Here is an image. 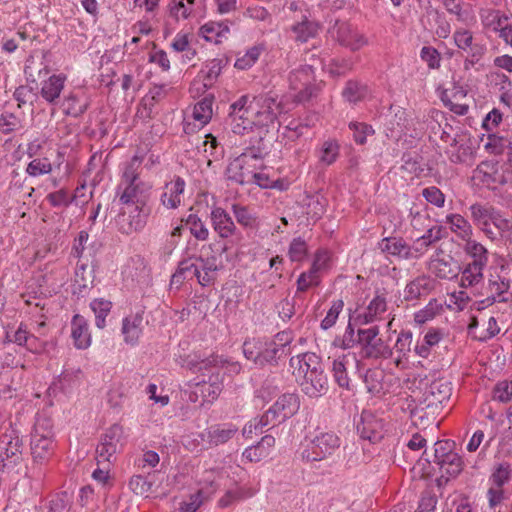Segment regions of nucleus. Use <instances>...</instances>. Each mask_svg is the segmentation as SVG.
<instances>
[{"instance_id": "26", "label": "nucleus", "mask_w": 512, "mask_h": 512, "mask_svg": "<svg viewBox=\"0 0 512 512\" xmlns=\"http://www.w3.org/2000/svg\"><path fill=\"white\" fill-rule=\"evenodd\" d=\"M238 428L231 424L215 425L208 429L207 440L210 444L218 446L225 444L237 433Z\"/></svg>"}, {"instance_id": "31", "label": "nucleus", "mask_w": 512, "mask_h": 512, "mask_svg": "<svg viewBox=\"0 0 512 512\" xmlns=\"http://www.w3.org/2000/svg\"><path fill=\"white\" fill-rule=\"evenodd\" d=\"M439 466L442 476L456 477L463 469L461 457L456 453L448 454L445 458L436 463Z\"/></svg>"}, {"instance_id": "16", "label": "nucleus", "mask_w": 512, "mask_h": 512, "mask_svg": "<svg viewBox=\"0 0 512 512\" xmlns=\"http://www.w3.org/2000/svg\"><path fill=\"white\" fill-rule=\"evenodd\" d=\"M123 191L119 201L123 205H148L151 186L144 181H136L122 185Z\"/></svg>"}, {"instance_id": "4", "label": "nucleus", "mask_w": 512, "mask_h": 512, "mask_svg": "<svg viewBox=\"0 0 512 512\" xmlns=\"http://www.w3.org/2000/svg\"><path fill=\"white\" fill-rule=\"evenodd\" d=\"M290 89L298 91L295 95L297 103H306L315 98L320 89V83L316 82L312 65H301L292 70L288 77Z\"/></svg>"}, {"instance_id": "53", "label": "nucleus", "mask_w": 512, "mask_h": 512, "mask_svg": "<svg viewBox=\"0 0 512 512\" xmlns=\"http://www.w3.org/2000/svg\"><path fill=\"white\" fill-rule=\"evenodd\" d=\"M349 128L353 131V138L358 144H364L367 136L374 133L372 126L366 123L351 122Z\"/></svg>"}, {"instance_id": "15", "label": "nucleus", "mask_w": 512, "mask_h": 512, "mask_svg": "<svg viewBox=\"0 0 512 512\" xmlns=\"http://www.w3.org/2000/svg\"><path fill=\"white\" fill-rule=\"evenodd\" d=\"M332 33L342 46L352 51L359 50L366 44L364 36L345 21L337 20L333 26Z\"/></svg>"}, {"instance_id": "56", "label": "nucleus", "mask_w": 512, "mask_h": 512, "mask_svg": "<svg viewBox=\"0 0 512 512\" xmlns=\"http://www.w3.org/2000/svg\"><path fill=\"white\" fill-rule=\"evenodd\" d=\"M493 399L507 403L512 399V381H502L496 384L493 390Z\"/></svg>"}, {"instance_id": "52", "label": "nucleus", "mask_w": 512, "mask_h": 512, "mask_svg": "<svg viewBox=\"0 0 512 512\" xmlns=\"http://www.w3.org/2000/svg\"><path fill=\"white\" fill-rule=\"evenodd\" d=\"M248 96H241L236 102L230 105V112L228 115L229 120H236V116L239 119H243L244 116H248L250 107L247 106Z\"/></svg>"}, {"instance_id": "63", "label": "nucleus", "mask_w": 512, "mask_h": 512, "mask_svg": "<svg viewBox=\"0 0 512 512\" xmlns=\"http://www.w3.org/2000/svg\"><path fill=\"white\" fill-rule=\"evenodd\" d=\"M422 195L426 199L427 202H429L437 207H442L444 205L445 196L441 192V190L435 186H431V187H427V188L423 189Z\"/></svg>"}, {"instance_id": "44", "label": "nucleus", "mask_w": 512, "mask_h": 512, "mask_svg": "<svg viewBox=\"0 0 512 512\" xmlns=\"http://www.w3.org/2000/svg\"><path fill=\"white\" fill-rule=\"evenodd\" d=\"M142 158L134 156L129 163L125 166L122 181L118 189H121L123 184L132 183L136 181H142L139 177L138 170L141 167Z\"/></svg>"}, {"instance_id": "17", "label": "nucleus", "mask_w": 512, "mask_h": 512, "mask_svg": "<svg viewBox=\"0 0 512 512\" xmlns=\"http://www.w3.org/2000/svg\"><path fill=\"white\" fill-rule=\"evenodd\" d=\"M379 249L388 256L397 257L399 259H413L417 255L413 253V249L401 237H385L378 243Z\"/></svg>"}, {"instance_id": "1", "label": "nucleus", "mask_w": 512, "mask_h": 512, "mask_svg": "<svg viewBox=\"0 0 512 512\" xmlns=\"http://www.w3.org/2000/svg\"><path fill=\"white\" fill-rule=\"evenodd\" d=\"M290 367L303 393L309 397H320L328 390V379L320 357L306 352L293 356Z\"/></svg>"}, {"instance_id": "10", "label": "nucleus", "mask_w": 512, "mask_h": 512, "mask_svg": "<svg viewBox=\"0 0 512 512\" xmlns=\"http://www.w3.org/2000/svg\"><path fill=\"white\" fill-rule=\"evenodd\" d=\"M122 435L123 429L118 424H114L106 430L96 448V459L98 464L109 465L112 462V458L118 451Z\"/></svg>"}, {"instance_id": "55", "label": "nucleus", "mask_w": 512, "mask_h": 512, "mask_svg": "<svg viewBox=\"0 0 512 512\" xmlns=\"http://www.w3.org/2000/svg\"><path fill=\"white\" fill-rule=\"evenodd\" d=\"M392 129L396 130L398 134H405L408 130V118L405 109L398 107L394 110V115L390 121Z\"/></svg>"}, {"instance_id": "34", "label": "nucleus", "mask_w": 512, "mask_h": 512, "mask_svg": "<svg viewBox=\"0 0 512 512\" xmlns=\"http://www.w3.org/2000/svg\"><path fill=\"white\" fill-rule=\"evenodd\" d=\"M321 254L317 255L316 260L314 261L312 268L307 273H302L297 280V291L304 292L312 285H318V276L317 272L320 269Z\"/></svg>"}, {"instance_id": "47", "label": "nucleus", "mask_w": 512, "mask_h": 512, "mask_svg": "<svg viewBox=\"0 0 512 512\" xmlns=\"http://www.w3.org/2000/svg\"><path fill=\"white\" fill-rule=\"evenodd\" d=\"M511 472L512 471L508 463H500L492 472L490 480L495 487L502 488L510 481Z\"/></svg>"}, {"instance_id": "23", "label": "nucleus", "mask_w": 512, "mask_h": 512, "mask_svg": "<svg viewBox=\"0 0 512 512\" xmlns=\"http://www.w3.org/2000/svg\"><path fill=\"white\" fill-rule=\"evenodd\" d=\"M143 316L141 313L129 315L123 319L122 333L127 344L135 345L142 333Z\"/></svg>"}, {"instance_id": "19", "label": "nucleus", "mask_w": 512, "mask_h": 512, "mask_svg": "<svg viewBox=\"0 0 512 512\" xmlns=\"http://www.w3.org/2000/svg\"><path fill=\"white\" fill-rule=\"evenodd\" d=\"M509 288L510 281L508 279L503 278L498 274H490L488 279V290L490 295L484 301H482V303L490 306L497 301L503 303L508 302L510 299L504 295L508 292Z\"/></svg>"}, {"instance_id": "5", "label": "nucleus", "mask_w": 512, "mask_h": 512, "mask_svg": "<svg viewBox=\"0 0 512 512\" xmlns=\"http://www.w3.org/2000/svg\"><path fill=\"white\" fill-rule=\"evenodd\" d=\"M264 154L265 152L260 148L257 149V152L253 148H249L248 151L233 159L225 171L227 180L239 185L251 184L253 169H251L250 161L262 158Z\"/></svg>"}, {"instance_id": "50", "label": "nucleus", "mask_w": 512, "mask_h": 512, "mask_svg": "<svg viewBox=\"0 0 512 512\" xmlns=\"http://www.w3.org/2000/svg\"><path fill=\"white\" fill-rule=\"evenodd\" d=\"M21 127V120L13 113L4 112L0 116V131L7 135L11 134Z\"/></svg>"}, {"instance_id": "43", "label": "nucleus", "mask_w": 512, "mask_h": 512, "mask_svg": "<svg viewBox=\"0 0 512 512\" xmlns=\"http://www.w3.org/2000/svg\"><path fill=\"white\" fill-rule=\"evenodd\" d=\"M447 222L451 225L454 232H459L462 239L466 240L472 234V228L469 222L459 214H451L447 216Z\"/></svg>"}, {"instance_id": "54", "label": "nucleus", "mask_w": 512, "mask_h": 512, "mask_svg": "<svg viewBox=\"0 0 512 512\" xmlns=\"http://www.w3.org/2000/svg\"><path fill=\"white\" fill-rule=\"evenodd\" d=\"M288 254L292 261H302L307 255L306 242L300 237L293 239Z\"/></svg>"}, {"instance_id": "6", "label": "nucleus", "mask_w": 512, "mask_h": 512, "mask_svg": "<svg viewBox=\"0 0 512 512\" xmlns=\"http://www.w3.org/2000/svg\"><path fill=\"white\" fill-rule=\"evenodd\" d=\"M358 344L361 345L363 358L387 359L392 356V349L388 344L378 337V326L358 330Z\"/></svg>"}, {"instance_id": "35", "label": "nucleus", "mask_w": 512, "mask_h": 512, "mask_svg": "<svg viewBox=\"0 0 512 512\" xmlns=\"http://www.w3.org/2000/svg\"><path fill=\"white\" fill-rule=\"evenodd\" d=\"M340 145L335 139H328L323 142L320 149L319 160L324 165H332L339 156Z\"/></svg>"}, {"instance_id": "7", "label": "nucleus", "mask_w": 512, "mask_h": 512, "mask_svg": "<svg viewBox=\"0 0 512 512\" xmlns=\"http://www.w3.org/2000/svg\"><path fill=\"white\" fill-rule=\"evenodd\" d=\"M340 445L341 440L335 433L321 432L303 450L302 458L308 462L324 460L331 456Z\"/></svg>"}, {"instance_id": "51", "label": "nucleus", "mask_w": 512, "mask_h": 512, "mask_svg": "<svg viewBox=\"0 0 512 512\" xmlns=\"http://www.w3.org/2000/svg\"><path fill=\"white\" fill-rule=\"evenodd\" d=\"M201 32L205 39L210 41L209 34H215L216 37H224L229 33V26L223 22H209L201 27Z\"/></svg>"}, {"instance_id": "13", "label": "nucleus", "mask_w": 512, "mask_h": 512, "mask_svg": "<svg viewBox=\"0 0 512 512\" xmlns=\"http://www.w3.org/2000/svg\"><path fill=\"white\" fill-rule=\"evenodd\" d=\"M429 270L438 278L452 280L461 272L460 264L451 255L439 250L429 263Z\"/></svg>"}, {"instance_id": "32", "label": "nucleus", "mask_w": 512, "mask_h": 512, "mask_svg": "<svg viewBox=\"0 0 512 512\" xmlns=\"http://www.w3.org/2000/svg\"><path fill=\"white\" fill-rule=\"evenodd\" d=\"M265 346L262 348L260 366H263L267 363H276L277 359L281 358L283 355L287 354L282 343H277V341H271L269 343L264 342Z\"/></svg>"}, {"instance_id": "21", "label": "nucleus", "mask_w": 512, "mask_h": 512, "mask_svg": "<svg viewBox=\"0 0 512 512\" xmlns=\"http://www.w3.org/2000/svg\"><path fill=\"white\" fill-rule=\"evenodd\" d=\"M299 406L300 402L296 394L285 393L277 399L271 409L275 411L278 420L284 422L298 411Z\"/></svg>"}, {"instance_id": "3", "label": "nucleus", "mask_w": 512, "mask_h": 512, "mask_svg": "<svg viewBox=\"0 0 512 512\" xmlns=\"http://www.w3.org/2000/svg\"><path fill=\"white\" fill-rule=\"evenodd\" d=\"M51 420L38 418L31 434L30 450L34 463L43 464L48 461L55 450Z\"/></svg>"}, {"instance_id": "62", "label": "nucleus", "mask_w": 512, "mask_h": 512, "mask_svg": "<svg viewBox=\"0 0 512 512\" xmlns=\"http://www.w3.org/2000/svg\"><path fill=\"white\" fill-rule=\"evenodd\" d=\"M46 199L53 207H67L73 200L64 189L49 193Z\"/></svg>"}, {"instance_id": "12", "label": "nucleus", "mask_w": 512, "mask_h": 512, "mask_svg": "<svg viewBox=\"0 0 512 512\" xmlns=\"http://www.w3.org/2000/svg\"><path fill=\"white\" fill-rule=\"evenodd\" d=\"M23 442L19 436L13 434H4L0 438V459L2 467H14L22 459Z\"/></svg>"}, {"instance_id": "64", "label": "nucleus", "mask_w": 512, "mask_h": 512, "mask_svg": "<svg viewBox=\"0 0 512 512\" xmlns=\"http://www.w3.org/2000/svg\"><path fill=\"white\" fill-rule=\"evenodd\" d=\"M453 445L450 441H437L434 445L433 462L436 464L448 454L454 453Z\"/></svg>"}, {"instance_id": "37", "label": "nucleus", "mask_w": 512, "mask_h": 512, "mask_svg": "<svg viewBox=\"0 0 512 512\" xmlns=\"http://www.w3.org/2000/svg\"><path fill=\"white\" fill-rule=\"evenodd\" d=\"M455 44L459 49L472 51V56L476 57L482 54V47L473 45V36L467 30L456 31L454 34Z\"/></svg>"}, {"instance_id": "49", "label": "nucleus", "mask_w": 512, "mask_h": 512, "mask_svg": "<svg viewBox=\"0 0 512 512\" xmlns=\"http://www.w3.org/2000/svg\"><path fill=\"white\" fill-rule=\"evenodd\" d=\"M221 70H222V60H220V59H213L206 64V70L202 71L203 73H205L203 81H204V86L206 88L212 87L214 81L220 75Z\"/></svg>"}, {"instance_id": "41", "label": "nucleus", "mask_w": 512, "mask_h": 512, "mask_svg": "<svg viewBox=\"0 0 512 512\" xmlns=\"http://www.w3.org/2000/svg\"><path fill=\"white\" fill-rule=\"evenodd\" d=\"M232 211L237 222L245 228H254L257 225V217L248 207L239 204L232 205Z\"/></svg>"}, {"instance_id": "46", "label": "nucleus", "mask_w": 512, "mask_h": 512, "mask_svg": "<svg viewBox=\"0 0 512 512\" xmlns=\"http://www.w3.org/2000/svg\"><path fill=\"white\" fill-rule=\"evenodd\" d=\"M13 96H14L15 100L18 102L19 108H22L25 105L32 106L34 101L37 98L35 89L32 86H28V85L19 86L15 90Z\"/></svg>"}, {"instance_id": "38", "label": "nucleus", "mask_w": 512, "mask_h": 512, "mask_svg": "<svg viewBox=\"0 0 512 512\" xmlns=\"http://www.w3.org/2000/svg\"><path fill=\"white\" fill-rule=\"evenodd\" d=\"M213 96H205L194 106L193 117L196 121L206 124L212 117Z\"/></svg>"}, {"instance_id": "22", "label": "nucleus", "mask_w": 512, "mask_h": 512, "mask_svg": "<svg viewBox=\"0 0 512 512\" xmlns=\"http://www.w3.org/2000/svg\"><path fill=\"white\" fill-rule=\"evenodd\" d=\"M71 336L74 345L78 349H86L91 344V335L88 331V324L85 318L76 314L71 322Z\"/></svg>"}, {"instance_id": "40", "label": "nucleus", "mask_w": 512, "mask_h": 512, "mask_svg": "<svg viewBox=\"0 0 512 512\" xmlns=\"http://www.w3.org/2000/svg\"><path fill=\"white\" fill-rule=\"evenodd\" d=\"M90 307L95 314L96 326L100 329L105 327V319L109 314L112 303L104 299H95L91 302Z\"/></svg>"}, {"instance_id": "45", "label": "nucleus", "mask_w": 512, "mask_h": 512, "mask_svg": "<svg viewBox=\"0 0 512 512\" xmlns=\"http://www.w3.org/2000/svg\"><path fill=\"white\" fill-rule=\"evenodd\" d=\"M52 171V163L47 157L33 159L26 168L28 175L37 177L49 174Z\"/></svg>"}, {"instance_id": "33", "label": "nucleus", "mask_w": 512, "mask_h": 512, "mask_svg": "<svg viewBox=\"0 0 512 512\" xmlns=\"http://www.w3.org/2000/svg\"><path fill=\"white\" fill-rule=\"evenodd\" d=\"M342 94L348 102L357 103L368 96L369 90L365 84L357 81H349Z\"/></svg>"}, {"instance_id": "59", "label": "nucleus", "mask_w": 512, "mask_h": 512, "mask_svg": "<svg viewBox=\"0 0 512 512\" xmlns=\"http://www.w3.org/2000/svg\"><path fill=\"white\" fill-rule=\"evenodd\" d=\"M420 57L424 62L427 63L430 69H435L440 66V54L435 48L431 46H424L421 49Z\"/></svg>"}, {"instance_id": "2", "label": "nucleus", "mask_w": 512, "mask_h": 512, "mask_svg": "<svg viewBox=\"0 0 512 512\" xmlns=\"http://www.w3.org/2000/svg\"><path fill=\"white\" fill-rule=\"evenodd\" d=\"M224 363H226V361L218 355H212L200 361H190L188 363L191 370L201 372L202 378L198 380L201 386V405H203L204 402L215 400L221 393L222 377L219 373V368L222 367Z\"/></svg>"}, {"instance_id": "30", "label": "nucleus", "mask_w": 512, "mask_h": 512, "mask_svg": "<svg viewBox=\"0 0 512 512\" xmlns=\"http://www.w3.org/2000/svg\"><path fill=\"white\" fill-rule=\"evenodd\" d=\"M463 250L473 259L471 263H477L483 266L487 265L488 250L481 243L469 237L466 239Z\"/></svg>"}, {"instance_id": "29", "label": "nucleus", "mask_w": 512, "mask_h": 512, "mask_svg": "<svg viewBox=\"0 0 512 512\" xmlns=\"http://www.w3.org/2000/svg\"><path fill=\"white\" fill-rule=\"evenodd\" d=\"M486 266L477 263H469L461 270L460 286L463 288L473 287L483 280V270Z\"/></svg>"}, {"instance_id": "28", "label": "nucleus", "mask_w": 512, "mask_h": 512, "mask_svg": "<svg viewBox=\"0 0 512 512\" xmlns=\"http://www.w3.org/2000/svg\"><path fill=\"white\" fill-rule=\"evenodd\" d=\"M320 26L317 22L309 20L303 16L301 21L292 26L295 39L298 42L305 43L311 38H315L319 32Z\"/></svg>"}, {"instance_id": "11", "label": "nucleus", "mask_w": 512, "mask_h": 512, "mask_svg": "<svg viewBox=\"0 0 512 512\" xmlns=\"http://www.w3.org/2000/svg\"><path fill=\"white\" fill-rule=\"evenodd\" d=\"M358 360L354 353L348 352L334 359L332 372L335 382L344 389H350L352 376L356 375Z\"/></svg>"}, {"instance_id": "57", "label": "nucleus", "mask_w": 512, "mask_h": 512, "mask_svg": "<svg viewBox=\"0 0 512 512\" xmlns=\"http://www.w3.org/2000/svg\"><path fill=\"white\" fill-rule=\"evenodd\" d=\"M343 306L344 303L342 300H337L333 302L331 308L327 312L326 317L321 322V328L323 330H327L335 325L336 320L343 309Z\"/></svg>"}, {"instance_id": "27", "label": "nucleus", "mask_w": 512, "mask_h": 512, "mask_svg": "<svg viewBox=\"0 0 512 512\" xmlns=\"http://www.w3.org/2000/svg\"><path fill=\"white\" fill-rule=\"evenodd\" d=\"M66 80L64 75H52L45 80L41 87V96L49 103H55L59 98Z\"/></svg>"}, {"instance_id": "20", "label": "nucleus", "mask_w": 512, "mask_h": 512, "mask_svg": "<svg viewBox=\"0 0 512 512\" xmlns=\"http://www.w3.org/2000/svg\"><path fill=\"white\" fill-rule=\"evenodd\" d=\"M213 229L221 238H228L235 233L236 226L231 216L221 207H215L210 214Z\"/></svg>"}, {"instance_id": "36", "label": "nucleus", "mask_w": 512, "mask_h": 512, "mask_svg": "<svg viewBox=\"0 0 512 512\" xmlns=\"http://www.w3.org/2000/svg\"><path fill=\"white\" fill-rule=\"evenodd\" d=\"M471 217L477 226H487L491 221L495 208L491 205L475 203L470 206Z\"/></svg>"}, {"instance_id": "24", "label": "nucleus", "mask_w": 512, "mask_h": 512, "mask_svg": "<svg viewBox=\"0 0 512 512\" xmlns=\"http://www.w3.org/2000/svg\"><path fill=\"white\" fill-rule=\"evenodd\" d=\"M185 181L177 177L174 182L166 184V191L161 195V203L168 209H176L181 204V195L184 192Z\"/></svg>"}, {"instance_id": "58", "label": "nucleus", "mask_w": 512, "mask_h": 512, "mask_svg": "<svg viewBox=\"0 0 512 512\" xmlns=\"http://www.w3.org/2000/svg\"><path fill=\"white\" fill-rule=\"evenodd\" d=\"M129 487L136 495H144L151 490L152 483L141 475H135L130 479Z\"/></svg>"}, {"instance_id": "8", "label": "nucleus", "mask_w": 512, "mask_h": 512, "mask_svg": "<svg viewBox=\"0 0 512 512\" xmlns=\"http://www.w3.org/2000/svg\"><path fill=\"white\" fill-rule=\"evenodd\" d=\"M451 395V383L443 378L436 379L425 387L420 399V405L430 410L432 414H435L450 400Z\"/></svg>"}, {"instance_id": "9", "label": "nucleus", "mask_w": 512, "mask_h": 512, "mask_svg": "<svg viewBox=\"0 0 512 512\" xmlns=\"http://www.w3.org/2000/svg\"><path fill=\"white\" fill-rule=\"evenodd\" d=\"M150 213L151 208L148 205H125L116 220L119 231L127 235L141 231L145 227Z\"/></svg>"}, {"instance_id": "61", "label": "nucleus", "mask_w": 512, "mask_h": 512, "mask_svg": "<svg viewBox=\"0 0 512 512\" xmlns=\"http://www.w3.org/2000/svg\"><path fill=\"white\" fill-rule=\"evenodd\" d=\"M356 343H358V337L355 338L354 328L350 320L343 337L335 339L334 345L342 349H348L353 347Z\"/></svg>"}, {"instance_id": "18", "label": "nucleus", "mask_w": 512, "mask_h": 512, "mask_svg": "<svg viewBox=\"0 0 512 512\" xmlns=\"http://www.w3.org/2000/svg\"><path fill=\"white\" fill-rule=\"evenodd\" d=\"M435 288V280L429 276L421 275L410 281L404 289L406 301L417 300L428 295Z\"/></svg>"}, {"instance_id": "48", "label": "nucleus", "mask_w": 512, "mask_h": 512, "mask_svg": "<svg viewBox=\"0 0 512 512\" xmlns=\"http://www.w3.org/2000/svg\"><path fill=\"white\" fill-rule=\"evenodd\" d=\"M261 54V48L258 46L251 47L246 53L238 57L235 62V67L240 70H246L252 67L258 60Z\"/></svg>"}, {"instance_id": "25", "label": "nucleus", "mask_w": 512, "mask_h": 512, "mask_svg": "<svg viewBox=\"0 0 512 512\" xmlns=\"http://www.w3.org/2000/svg\"><path fill=\"white\" fill-rule=\"evenodd\" d=\"M387 310V302L385 297L375 296L362 314H358L355 323L365 325L379 319V316Z\"/></svg>"}, {"instance_id": "39", "label": "nucleus", "mask_w": 512, "mask_h": 512, "mask_svg": "<svg viewBox=\"0 0 512 512\" xmlns=\"http://www.w3.org/2000/svg\"><path fill=\"white\" fill-rule=\"evenodd\" d=\"M185 224L189 227L190 233L200 241H205L209 237V230L204 222L196 215L190 214L185 219Z\"/></svg>"}, {"instance_id": "42", "label": "nucleus", "mask_w": 512, "mask_h": 512, "mask_svg": "<svg viewBox=\"0 0 512 512\" xmlns=\"http://www.w3.org/2000/svg\"><path fill=\"white\" fill-rule=\"evenodd\" d=\"M265 343L259 339H247L243 343V354L248 360H252L255 364H260L262 348Z\"/></svg>"}, {"instance_id": "60", "label": "nucleus", "mask_w": 512, "mask_h": 512, "mask_svg": "<svg viewBox=\"0 0 512 512\" xmlns=\"http://www.w3.org/2000/svg\"><path fill=\"white\" fill-rule=\"evenodd\" d=\"M75 274L76 282L83 288H86L93 282V270L88 267L87 263H78Z\"/></svg>"}, {"instance_id": "14", "label": "nucleus", "mask_w": 512, "mask_h": 512, "mask_svg": "<svg viewBox=\"0 0 512 512\" xmlns=\"http://www.w3.org/2000/svg\"><path fill=\"white\" fill-rule=\"evenodd\" d=\"M357 432L364 440L372 443L378 442L384 435V422L373 413L363 411L360 421L357 423Z\"/></svg>"}]
</instances>
